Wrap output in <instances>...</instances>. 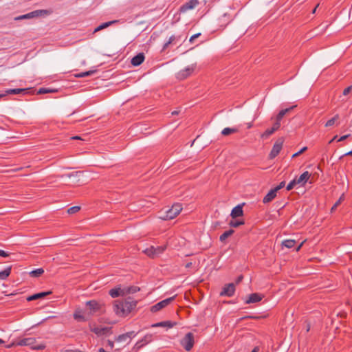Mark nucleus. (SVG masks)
Listing matches in <instances>:
<instances>
[{
  "label": "nucleus",
  "instance_id": "1",
  "mask_svg": "<svg viewBox=\"0 0 352 352\" xmlns=\"http://www.w3.org/2000/svg\"><path fill=\"white\" fill-rule=\"evenodd\" d=\"M137 303L130 297L124 300H116L113 302V309L118 316L125 317L135 308Z\"/></svg>",
  "mask_w": 352,
  "mask_h": 352
},
{
  "label": "nucleus",
  "instance_id": "2",
  "mask_svg": "<svg viewBox=\"0 0 352 352\" xmlns=\"http://www.w3.org/2000/svg\"><path fill=\"white\" fill-rule=\"evenodd\" d=\"M182 206L180 204H175L170 208L167 209L164 212V214L160 218L163 220H170L176 217L182 211Z\"/></svg>",
  "mask_w": 352,
  "mask_h": 352
},
{
  "label": "nucleus",
  "instance_id": "3",
  "mask_svg": "<svg viewBox=\"0 0 352 352\" xmlns=\"http://www.w3.org/2000/svg\"><path fill=\"white\" fill-rule=\"evenodd\" d=\"M36 344V338L34 337L25 338L18 340V344L19 346H30L32 349L36 350H42L45 348V345L43 344Z\"/></svg>",
  "mask_w": 352,
  "mask_h": 352
},
{
  "label": "nucleus",
  "instance_id": "4",
  "mask_svg": "<svg viewBox=\"0 0 352 352\" xmlns=\"http://www.w3.org/2000/svg\"><path fill=\"white\" fill-rule=\"evenodd\" d=\"M194 335L191 332L187 333L181 340V345L186 351H189L194 345Z\"/></svg>",
  "mask_w": 352,
  "mask_h": 352
},
{
  "label": "nucleus",
  "instance_id": "5",
  "mask_svg": "<svg viewBox=\"0 0 352 352\" xmlns=\"http://www.w3.org/2000/svg\"><path fill=\"white\" fill-rule=\"evenodd\" d=\"M166 249V245L162 246H151L150 248H146L144 252L151 258H155L158 256L160 254H162L165 250Z\"/></svg>",
  "mask_w": 352,
  "mask_h": 352
},
{
  "label": "nucleus",
  "instance_id": "6",
  "mask_svg": "<svg viewBox=\"0 0 352 352\" xmlns=\"http://www.w3.org/2000/svg\"><path fill=\"white\" fill-rule=\"evenodd\" d=\"M48 13H49V12L46 10H34L31 12H29L28 14H25L16 16V17H14V21H21V20H23V19H32L34 17H37L43 14H48Z\"/></svg>",
  "mask_w": 352,
  "mask_h": 352
},
{
  "label": "nucleus",
  "instance_id": "7",
  "mask_svg": "<svg viewBox=\"0 0 352 352\" xmlns=\"http://www.w3.org/2000/svg\"><path fill=\"white\" fill-rule=\"evenodd\" d=\"M175 296H172V297H170V298H168L166 299H164L157 303H156L155 305H153L151 307V311L155 313V312H157L161 309H162L163 308L166 307V306H168L172 301L174 300V299L175 298Z\"/></svg>",
  "mask_w": 352,
  "mask_h": 352
},
{
  "label": "nucleus",
  "instance_id": "8",
  "mask_svg": "<svg viewBox=\"0 0 352 352\" xmlns=\"http://www.w3.org/2000/svg\"><path fill=\"white\" fill-rule=\"evenodd\" d=\"M284 142V139L283 138H278L276 142L274 143L272 149L270 153V158L274 159L276 157L279 153L280 152L283 144Z\"/></svg>",
  "mask_w": 352,
  "mask_h": 352
},
{
  "label": "nucleus",
  "instance_id": "9",
  "mask_svg": "<svg viewBox=\"0 0 352 352\" xmlns=\"http://www.w3.org/2000/svg\"><path fill=\"white\" fill-rule=\"evenodd\" d=\"M234 292L235 285L234 283L226 284L220 292V296L231 297L234 294Z\"/></svg>",
  "mask_w": 352,
  "mask_h": 352
},
{
  "label": "nucleus",
  "instance_id": "10",
  "mask_svg": "<svg viewBox=\"0 0 352 352\" xmlns=\"http://www.w3.org/2000/svg\"><path fill=\"white\" fill-rule=\"evenodd\" d=\"M198 4V0H190L188 2L185 3L184 4H183L180 7L179 10L182 12H185L189 10L195 8Z\"/></svg>",
  "mask_w": 352,
  "mask_h": 352
},
{
  "label": "nucleus",
  "instance_id": "11",
  "mask_svg": "<svg viewBox=\"0 0 352 352\" xmlns=\"http://www.w3.org/2000/svg\"><path fill=\"white\" fill-rule=\"evenodd\" d=\"M194 71L193 67L188 66L186 67L184 69L181 70L177 74V78L179 80H184L188 78Z\"/></svg>",
  "mask_w": 352,
  "mask_h": 352
},
{
  "label": "nucleus",
  "instance_id": "12",
  "mask_svg": "<svg viewBox=\"0 0 352 352\" xmlns=\"http://www.w3.org/2000/svg\"><path fill=\"white\" fill-rule=\"evenodd\" d=\"M111 329V327L98 326L92 328L91 330L97 336H101L109 333Z\"/></svg>",
  "mask_w": 352,
  "mask_h": 352
},
{
  "label": "nucleus",
  "instance_id": "13",
  "mask_svg": "<svg viewBox=\"0 0 352 352\" xmlns=\"http://www.w3.org/2000/svg\"><path fill=\"white\" fill-rule=\"evenodd\" d=\"M86 305L90 310L91 314H94L96 313V311H98L101 308V305L94 300L87 301L86 302Z\"/></svg>",
  "mask_w": 352,
  "mask_h": 352
},
{
  "label": "nucleus",
  "instance_id": "14",
  "mask_svg": "<svg viewBox=\"0 0 352 352\" xmlns=\"http://www.w3.org/2000/svg\"><path fill=\"white\" fill-rule=\"evenodd\" d=\"M311 177V173L308 171H305L300 175L298 178H296L295 180L298 184H300L304 186Z\"/></svg>",
  "mask_w": 352,
  "mask_h": 352
},
{
  "label": "nucleus",
  "instance_id": "15",
  "mask_svg": "<svg viewBox=\"0 0 352 352\" xmlns=\"http://www.w3.org/2000/svg\"><path fill=\"white\" fill-rule=\"evenodd\" d=\"M145 56L144 53L141 52L138 54L136 56L132 58L131 63L133 66L140 65L144 60Z\"/></svg>",
  "mask_w": 352,
  "mask_h": 352
},
{
  "label": "nucleus",
  "instance_id": "16",
  "mask_svg": "<svg viewBox=\"0 0 352 352\" xmlns=\"http://www.w3.org/2000/svg\"><path fill=\"white\" fill-rule=\"evenodd\" d=\"M243 204H239L235 206L231 211L230 216L233 218H237L243 215Z\"/></svg>",
  "mask_w": 352,
  "mask_h": 352
},
{
  "label": "nucleus",
  "instance_id": "17",
  "mask_svg": "<svg viewBox=\"0 0 352 352\" xmlns=\"http://www.w3.org/2000/svg\"><path fill=\"white\" fill-rule=\"evenodd\" d=\"M109 294L112 298H117L119 296H125L124 288H121L120 287H115L110 289Z\"/></svg>",
  "mask_w": 352,
  "mask_h": 352
},
{
  "label": "nucleus",
  "instance_id": "18",
  "mask_svg": "<svg viewBox=\"0 0 352 352\" xmlns=\"http://www.w3.org/2000/svg\"><path fill=\"white\" fill-rule=\"evenodd\" d=\"M262 298H263V296H261V294H259L258 293H253L249 296L248 300H246V301H245V303L250 304V303L258 302L260 300H261Z\"/></svg>",
  "mask_w": 352,
  "mask_h": 352
},
{
  "label": "nucleus",
  "instance_id": "19",
  "mask_svg": "<svg viewBox=\"0 0 352 352\" xmlns=\"http://www.w3.org/2000/svg\"><path fill=\"white\" fill-rule=\"evenodd\" d=\"M180 38H181L180 36L172 35L169 38L168 41L164 44L163 47H162V51H165L168 48L169 45L177 43V42L179 41Z\"/></svg>",
  "mask_w": 352,
  "mask_h": 352
},
{
  "label": "nucleus",
  "instance_id": "20",
  "mask_svg": "<svg viewBox=\"0 0 352 352\" xmlns=\"http://www.w3.org/2000/svg\"><path fill=\"white\" fill-rule=\"evenodd\" d=\"M276 190L271 189L269 192L264 197L263 199V202L264 204H267L272 201L276 197Z\"/></svg>",
  "mask_w": 352,
  "mask_h": 352
},
{
  "label": "nucleus",
  "instance_id": "21",
  "mask_svg": "<svg viewBox=\"0 0 352 352\" xmlns=\"http://www.w3.org/2000/svg\"><path fill=\"white\" fill-rule=\"evenodd\" d=\"M50 294H52V292H45L37 293V294H35L28 296L27 298V300L28 301L34 300L45 297Z\"/></svg>",
  "mask_w": 352,
  "mask_h": 352
},
{
  "label": "nucleus",
  "instance_id": "22",
  "mask_svg": "<svg viewBox=\"0 0 352 352\" xmlns=\"http://www.w3.org/2000/svg\"><path fill=\"white\" fill-rule=\"evenodd\" d=\"M176 324V322H173L171 321H163L160 322L155 323L152 325L153 327H168V328H172Z\"/></svg>",
  "mask_w": 352,
  "mask_h": 352
},
{
  "label": "nucleus",
  "instance_id": "23",
  "mask_svg": "<svg viewBox=\"0 0 352 352\" xmlns=\"http://www.w3.org/2000/svg\"><path fill=\"white\" fill-rule=\"evenodd\" d=\"M74 318L78 321H86L87 318L83 316L82 312L80 309L75 311L74 314Z\"/></svg>",
  "mask_w": 352,
  "mask_h": 352
},
{
  "label": "nucleus",
  "instance_id": "24",
  "mask_svg": "<svg viewBox=\"0 0 352 352\" xmlns=\"http://www.w3.org/2000/svg\"><path fill=\"white\" fill-rule=\"evenodd\" d=\"M125 296L130 294H135L140 290V288L137 286H130L124 287Z\"/></svg>",
  "mask_w": 352,
  "mask_h": 352
},
{
  "label": "nucleus",
  "instance_id": "25",
  "mask_svg": "<svg viewBox=\"0 0 352 352\" xmlns=\"http://www.w3.org/2000/svg\"><path fill=\"white\" fill-rule=\"evenodd\" d=\"M296 106H292L291 107H289V108H287V109H282L281 111H279V113H278L277 116H276V120L278 121H280L283 119V118L284 117V116L289 112L291 110H292Z\"/></svg>",
  "mask_w": 352,
  "mask_h": 352
},
{
  "label": "nucleus",
  "instance_id": "26",
  "mask_svg": "<svg viewBox=\"0 0 352 352\" xmlns=\"http://www.w3.org/2000/svg\"><path fill=\"white\" fill-rule=\"evenodd\" d=\"M116 22V21H111L103 23L100 24V25H98L96 28H95V30H94V33H96V32H99L106 28H108L111 24H113Z\"/></svg>",
  "mask_w": 352,
  "mask_h": 352
},
{
  "label": "nucleus",
  "instance_id": "27",
  "mask_svg": "<svg viewBox=\"0 0 352 352\" xmlns=\"http://www.w3.org/2000/svg\"><path fill=\"white\" fill-rule=\"evenodd\" d=\"M234 230L232 229H230L226 232H224L219 237V240L221 242H224L229 236H230L233 233Z\"/></svg>",
  "mask_w": 352,
  "mask_h": 352
},
{
  "label": "nucleus",
  "instance_id": "28",
  "mask_svg": "<svg viewBox=\"0 0 352 352\" xmlns=\"http://www.w3.org/2000/svg\"><path fill=\"white\" fill-rule=\"evenodd\" d=\"M11 273V267H8L4 270L0 272V279L5 280L6 279Z\"/></svg>",
  "mask_w": 352,
  "mask_h": 352
},
{
  "label": "nucleus",
  "instance_id": "29",
  "mask_svg": "<svg viewBox=\"0 0 352 352\" xmlns=\"http://www.w3.org/2000/svg\"><path fill=\"white\" fill-rule=\"evenodd\" d=\"M282 245H283V246L286 247L287 248H292L295 246L296 241L293 240V239L284 240L282 242Z\"/></svg>",
  "mask_w": 352,
  "mask_h": 352
},
{
  "label": "nucleus",
  "instance_id": "30",
  "mask_svg": "<svg viewBox=\"0 0 352 352\" xmlns=\"http://www.w3.org/2000/svg\"><path fill=\"white\" fill-rule=\"evenodd\" d=\"M8 94H19L21 93H26V89H10L6 91Z\"/></svg>",
  "mask_w": 352,
  "mask_h": 352
},
{
  "label": "nucleus",
  "instance_id": "31",
  "mask_svg": "<svg viewBox=\"0 0 352 352\" xmlns=\"http://www.w3.org/2000/svg\"><path fill=\"white\" fill-rule=\"evenodd\" d=\"M238 131V129L236 128H229V127H226L225 129H223L222 131H221V134L223 135H228L231 133H236Z\"/></svg>",
  "mask_w": 352,
  "mask_h": 352
},
{
  "label": "nucleus",
  "instance_id": "32",
  "mask_svg": "<svg viewBox=\"0 0 352 352\" xmlns=\"http://www.w3.org/2000/svg\"><path fill=\"white\" fill-rule=\"evenodd\" d=\"M44 270L43 268H38L30 272V275L32 277H39L41 274H43Z\"/></svg>",
  "mask_w": 352,
  "mask_h": 352
},
{
  "label": "nucleus",
  "instance_id": "33",
  "mask_svg": "<svg viewBox=\"0 0 352 352\" xmlns=\"http://www.w3.org/2000/svg\"><path fill=\"white\" fill-rule=\"evenodd\" d=\"M95 72L96 71H94V70H89L87 72L76 74L74 76L76 78H84V77L89 76L92 75L93 74L95 73Z\"/></svg>",
  "mask_w": 352,
  "mask_h": 352
},
{
  "label": "nucleus",
  "instance_id": "34",
  "mask_svg": "<svg viewBox=\"0 0 352 352\" xmlns=\"http://www.w3.org/2000/svg\"><path fill=\"white\" fill-rule=\"evenodd\" d=\"M339 119V115L338 114H336L333 118H332L331 119L329 120L326 123H325V126L326 127H329V126H333L334 124H335V122Z\"/></svg>",
  "mask_w": 352,
  "mask_h": 352
},
{
  "label": "nucleus",
  "instance_id": "35",
  "mask_svg": "<svg viewBox=\"0 0 352 352\" xmlns=\"http://www.w3.org/2000/svg\"><path fill=\"white\" fill-rule=\"evenodd\" d=\"M275 131L272 129H267L263 133L261 134V137L263 139H267L269 136L273 134Z\"/></svg>",
  "mask_w": 352,
  "mask_h": 352
},
{
  "label": "nucleus",
  "instance_id": "36",
  "mask_svg": "<svg viewBox=\"0 0 352 352\" xmlns=\"http://www.w3.org/2000/svg\"><path fill=\"white\" fill-rule=\"evenodd\" d=\"M243 224H244V221L239 220H232L229 223V225L233 228H237Z\"/></svg>",
  "mask_w": 352,
  "mask_h": 352
},
{
  "label": "nucleus",
  "instance_id": "37",
  "mask_svg": "<svg viewBox=\"0 0 352 352\" xmlns=\"http://www.w3.org/2000/svg\"><path fill=\"white\" fill-rule=\"evenodd\" d=\"M140 341H142V344L146 345L152 341V335L146 334L142 340Z\"/></svg>",
  "mask_w": 352,
  "mask_h": 352
},
{
  "label": "nucleus",
  "instance_id": "38",
  "mask_svg": "<svg viewBox=\"0 0 352 352\" xmlns=\"http://www.w3.org/2000/svg\"><path fill=\"white\" fill-rule=\"evenodd\" d=\"M144 344H142V341H138L133 346V350L135 351V352H138L141 348H142L144 346Z\"/></svg>",
  "mask_w": 352,
  "mask_h": 352
},
{
  "label": "nucleus",
  "instance_id": "39",
  "mask_svg": "<svg viewBox=\"0 0 352 352\" xmlns=\"http://www.w3.org/2000/svg\"><path fill=\"white\" fill-rule=\"evenodd\" d=\"M80 208L79 206H73V207L69 208L67 210V212L69 214H75L77 212H78L80 210Z\"/></svg>",
  "mask_w": 352,
  "mask_h": 352
},
{
  "label": "nucleus",
  "instance_id": "40",
  "mask_svg": "<svg viewBox=\"0 0 352 352\" xmlns=\"http://www.w3.org/2000/svg\"><path fill=\"white\" fill-rule=\"evenodd\" d=\"M127 336L125 333L121 334L116 338V340L119 342H124L128 339Z\"/></svg>",
  "mask_w": 352,
  "mask_h": 352
},
{
  "label": "nucleus",
  "instance_id": "41",
  "mask_svg": "<svg viewBox=\"0 0 352 352\" xmlns=\"http://www.w3.org/2000/svg\"><path fill=\"white\" fill-rule=\"evenodd\" d=\"M298 184L297 182H296L295 179L292 180L288 184L287 186H286V190H291L292 189H293V188L294 187L295 185Z\"/></svg>",
  "mask_w": 352,
  "mask_h": 352
},
{
  "label": "nucleus",
  "instance_id": "42",
  "mask_svg": "<svg viewBox=\"0 0 352 352\" xmlns=\"http://www.w3.org/2000/svg\"><path fill=\"white\" fill-rule=\"evenodd\" d=\"M344 195H342L340 199L334 204V205L331 208V210H334L340 204L341 201L343 200Z\"/></svg>",
  "mask_w": 352,
  "mask_h": 352
},
{
  "label": "nucleus",
  "instance_id": "43",
  "mask_svg": "<svg viewBox=\"0 0 352 352\" xmlns=\"http://www.w3.org/2000/svg\"><path fill=\"white\" fill-rule=\"evenodd\" d=\"M280 126V121H278L277 120H276L275 123L273 124L272 129L276 131H277Z\"/></svg>",
  "mask_w": 352,
  "mask_h": 352
},
{
  "label": "nucleus",
  "instance_id": "44",
  "mask_svg": "<svg viewBox=\"0 0 352 352\" xmlns=\"http://www.w3.org/2000/svg\"><path fill=\"white\" fill-rule=\"evenodd\" d=\"M307 149V146L302 148L299 151H298L297 153L292 155V158H294V157L298 156L299 155L302 153L304 151H305Z\"/></svg>",
  "mask_w": 352,
  "mask_h": 352
},
{
  "label": "nucleus",
  "instance_id": "45",
  "mask_svg": "<svg viewBox=\"0 0 352 352\" xmlns=\"http://www.w3.org/2000/svg\"><path fill=\"white\" fill-rule=\"evenodd\" d=\"M352 90V85L347 87L345 88L343 91V95L346 96L348 95Z\"/></svg>",
  "mask_w": 352,
  "mask_h": 352
},
{
  "label": "nucleus",
  "instance_id": "46",
  "mask_svg": "<svg viewBox=\"0 0 352 352\" xmlns=\"http://www.w3.org/2000/svg\"><path fill=\"white\" fill-rule=\"evenodd\" d=\"M285 186V182H281L276 188H274V189L276 190V191L277 192L278 190H280L281 188H283L284 186Z\"/></svg>",
  "mask_w": 352,
  "mask_h": 352
},
{
  "label": "nucleus",
  "instance_id": "47",
  "mask_svg": "<svg viewBox=\"0 0 352 352\" xmlns=\"http://www.w3.org/2000/svg\"><path fill=\"white\" fill-rule=\"evenodd\" d=\"M16 346H19L18 344V341H14V342H11L10 344L6 345V348L10 349V348H12Z\"/></svg>",
  "mask_w": 352,
  "mask_h": 352
},
{
  "label": "nucleus",
  "instance_id": "48",
  "mask_svg": "<svg viewBox=\"0 0 352 352\" xmlns=\"http://www.w3.org/2000/svg\"><path fill=\"white\" fill-rule=\"evenodd\" d=\"M126 335H127V338H133L135 337L137 333H135V331H129V332H127L125 333Z\"/></svg>",
  "mask_w": 352,
  "mask_h": 352
},
{
  "label": "nucleus",
  "instance_id": "49",
  "mask_svg": "<svg viewBox=\"0 0 352 352\" xmlns=\"http://www.w3.org/2000/svg\"><path fill=\"white\" fill-rule=\"evenodd\" d=\"M48 88H45V87H43V88H40L38 93V94H48Z\"/></svg>",
  "mask_w": 352,
  "mask_h": 352
},
{
  "label": "nucleus",
  "instance_id": "50",
  "mask_svg": "<svg viewBox=\"0 0 352 352\" xmlns=\"http://www.w3.org/2000/svg\"><path fill=\"white\" fill-rule=\"evenodd\" d=\"M200 35H201V33H197V34H195L192 35V36L190 38L189 41H190V42H191V43H192V42H193V41H194L195 38H198Z\"/></svg>",
  "mask_w": 352,
  "mask_h": 352
},
{
  "label": "nucleus",
  "instance_id": "51",
  "mask_svg": "<svg viewBox=\"0 0 352 352\" xmlns=\"http://www.w3.org/2000/svg\"><path fill=\"white\" fill-rule=\"evenodd\" d=\"M9 256V254L6 252H5L3 250H0V256L2 257H8Z\"/></svg>",
  "mask_w": 352,
  "mask_h": 352
},
{
  "label": "nucleus",
  "instance_id": "52",
  "mask_svg": "<svg viewBox=\"0 0 352 352\" xmlns=\"http://www.w3.org/2000/svg\"><path fill=\"white\" fill-rule=\"evenodd\" d=\"M349 136V135H343L342 137H340L339 139H338V142H341V141H343L344 140H346L348 137Z\"/></svg>",
  "mask_w": 352,
  "mask_h": 352
},
{
  "label": "nucleus",
  "instance_id": "53",
  "mask_svg": "<svg viewBox=\"0 0 352 352\" xmlns=\"http://www.w3.org/2000/svg\"><path fill=\"white\" fill-rule=\"evenodd\" d=\"M78 173H79V172L72 173L67 174V177H72L73 176L77 175Z\"/></svg>",
  "mask_w": 352,
  "mask_h": 352
},
{
  "label": "nucleus",
  "instance_id": "54",
  "mask_svg": "<svg viewBox=\"0 0 352 352\" xmlns=\"http://www.w3.org/2000/svg\"><path fill=\"white\" fill-rule=\"evenodd\" d=\"M108 345L111 347V349H113L114 346V343L111 340H108Z\"/></svg>",
  "mask_w": 352,
  "mask_h": 352
},
{
  "label": "nucleus",
  "instance_id": "55",
  "mask_svg": "<svg viewBox=\"0 0 352 352\" xmlns=\"http://www.w3.org/2000/svg\"><path fill=\"white\" fill-rule=\"evenodd\" d=\"M180 112V110H175V111H173L171 114L172 116H176V115H178Z\"/></svg>",
  "mask_w": 352,
  "mask_h": 352
},
{
  "label": "nucleus",
  "instance_id": "56",
  "mask_svg": "<svg viewBox=\"0 0 352 352\" xmlns=\"http://www.w3.org/2000/svg\"><path fill=\"white\" fill-rule=\"evenodd\" d=\"M310 328H311V325H310V324H309V323H307V324H306V331H307V332L309 331Z\"/></svg>",
  "mask_w": 352,
  "mask_h": 352
},
{
  "label": "nucleus",
  "instance_id": "57",
  "mask_svg": "<svg viewBox=\"0 0 352 352\" xmlns=\"http://www.w3.org/2000/svg\"><path fill=\"white\" fill-rule=\"evenodd\" d=\"M48 93H54V92H56L57 90L56 89H49L48 88Z\"/></svg>",
  "mask_w": 352,
  "mask_h": 352
},
{
  "label": "nucleus",
  "instance_id": "58",
  "mask_svg": "<svg viewBox=\"0 0 352 352\" xmlns=\"http://www.w3.org/2000/svg\"><path fill=\"white\" fill-rule=\"evenodd\" d=\"M191 265H192V263H190H190H187L185 265V267H186V268H189V267H191Z\"/></svg>",
  "mask_w": 352,
  "mask_h": 352
},
{
  "label": "nucleus",
  "instance_id": "59",
  "mask_svg": "<svg viewBox=\"0 0 352 352\" xmlns=\"http://www.w3.org/2000/svg\"><path fill=\"white\" fill-rule=\"evenodd\" d=\"M242 278H243V276H239V277H238V278H237L236 282H237V283H239V282L242 280Z\"/></svg>",
  "mask_w": 352,
  "mask_h": 352
},
{
  "label": "nucleus",
  "instance_id": "60",
  "mask_svg": "<svg viewBox=\"0 0 352 352\" xmlns=\"http://www.w3.org/2000/svg\"><path fill=\"white\" fill-rule=\"evenodd\" d=\"M344 155H352V150L345 153Z\"/></svg>",
  "mask_w": 352,
  "mask_h": 352
},
{
  "label": "nucleus",
  "instance_id": "61",
  "mask_svg": "<svg viewBox=\"0 0 352 352\" xmlns=\"http://www.w3.org/2000/svg\"><path fill=\"white\" fill-rule=\"evenodd\" d=\"M74 140H80V138L79 136H74L72 138Z\"/></svg>",
  "mask_w": 352,
  "mask_h": 352
},
{
  "label": "nucleus",
  "instance_id": "62",
  "mask_svg": "<svg viewBox=\"0 0 352 352\" xmlns=\"http://www.w3.org/2000/svg\"><path fill=\"white\" fill-rule=\"evenodd\" d=\"M258 349L257 347H255L252 351V352H258Z\"/></svg>",
  "mask_w": 352,
  "mask_h": 352
},
{
  "label": "nucleus",
  "instance_id": "63",
  "mask_svg": "<svg viewBox=\"0 0 352 352\" xmlns=\"http://www.w3.org/2000/svg\"><path fill=\"white\" fill-rule=\"evenodd\" d=\"M302 245V243L300 244V245L296 248V251H298V250L300 249V248H301Z\"/></svg>",
  "mask_w": 352,
  "mask_h": 352
},
{
  "label": "nucleus",
  "instance_id": "64",
  "mask_svg": "<svg viewBox=\"0 0 352 352\" xmlns=\"http://www.w3.org/2000/svg\"><path fill=\"white\" fill-rule=\"evenodd\" d=\"M318 7V4L315 7V8L313 10L312 13H315L316 11L317 8Z\"/></svg>",
  "mask_w": 352,
  "mask_h": 352
}]
</instances>
